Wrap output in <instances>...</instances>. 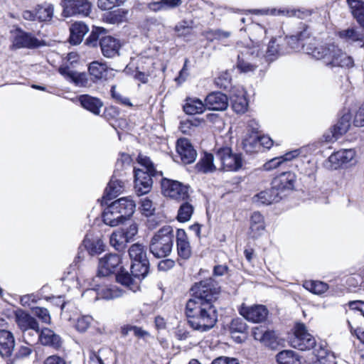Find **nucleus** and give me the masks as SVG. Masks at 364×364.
Here are the masks:
<instances>
[{"label": "nucleus", "mask_w": 364, "mask_h": 364, "mask_svg": "<svg viewBox=\"0 0 364 364\" xmlns=\"http://www.w3.org/2000/svg\"><path fill=\"white\" fill-rule=\"evenodd\" d=\"M111 94L112 97L115 99L119 103L129 107L132 106L129 99L122 96L118 91H117L115 86L112 87Z\"/></svg>", "instance_id": "nucleus-59"}, {"label": "nucleus", "mask_w": 364, "mask_h": 364, "mask_svg": "<svg viewBox=\"0 0 364 364\" xmlns=\"http://www.w3.org/2000/svg\"><path fill=\"white\" fill-rule=\"evenodd\" d=\"M349 309L346 311L348 320H352L353 317L360 316L364 318V301L356 300L348 302Z\"/></svg>", "instance_id": "nucleus-42"}, {"label": "nucleus", "mask_w": 364, "mask_h": 364, "mask_svg": "<svg viewBox=\"0 0 364 364\" xmlns=\"http://www.w3.org/2000/svg\"><path fill=\"white\" fill-rule=\"evenodd\" d=\"M353 123L356 127H364V103L356 112L354 117Z\"/></svg>", "instance_id": "nucleus-61"}, {"label": "nucleus", "mask_w": 364, "mask_h": 364, "mask_svg": "<svg viewBox=\"0 0 364 364\" xmlns=\"http://www.w3.org/2000/svg\"><path fill=\"white\" fill-rule=\"evenodd\" d=\"M40 41L31 33L17 29L13 40L12 47L14 48H34L40 46Z\"/></svg>", "instance_id": "nucleus-16"}, {"label": "nucleus", "mask_w": 364, "mask_h": 364, "mask_svg": "<svg viewBox=\"0 0 364 364\" xmlns=\"http://www.w3.org/2000/svg\"><path fill=\"white\" fill-rule=\"evenodd\" d=\"M85 293L96 294L95 299H113L121 296L122 293L119 289L112 285H97L95 287L87 289Z\"/></svg>", "instance_id": "nucleus-20"}, {"label": "nucleus", "mask_w": 364, "mask_h": 364, "mask_svg": "<svg viewBox=\"0 0 364 364\" xmlns=\"http://www.w3.org/2000/svg\"><path fill=\"white\" fill-rule=\"evenodd\" d=\"M236 49L238 53L237 68L244 73L254 72L258 66V61H260V49L243 42H238Z\"/></svg>", "instance_id": "nucleus-5"}, {"label": "nucleus", "mask_w": 364, "mask_h": 364, "mask_svg": "<svg viewBox=\"0 0 364 364\" xmlns=\"http://www.w3.org/2000/svg\"><path fill=\"white\" fill-rule=\"evenodd\" d=\"M228 105V97L220 92H212L205 98V106L208 109L222 111Z\"/></svg>", "instance_id": "nucleus-23"}, {"label": "nucleus", "mask_w": 364, "mask_h": 364, "mask_svg": "<svg viewBox=\"0 0 364 364\" xmlns=\"http://www.w3.org/2000/svg\"><path fill=\"white\" fill-rule=\"evenodd\" d=\"M83 245L90 255H95L102 253L105 251V243L99 237L90 238L87 235L83 240Z\"/></svg>", "instance_id": "nucleus-34"}, {"label": "nucleus", "mask_w": 364, "mask_h": 364, "mask_svg": "<svg viewBox=\"0 0 364 364\" xmlns=\"http://www.w3.org/2000/svg\"><path fill=\"white\" fill-rule=\"evenodd\" d=\"M309 38V32L308 31V28L306 27L301 31L299 33L295 36H291L288 39V43L293 49H298L300 46H301L302 50L304 53H307L305 50V48H311V49H314L316 47H312V44L311 43L306 44L304 43V41Z\"/></svg>", "instance_id": "nucleus-29"}, {"label": "nucleus", "mask_w": 364, "mask_h": 364, "mask_svg": "<svg viewBox=\"0 0 364 364\" xmlns=\"http://www.w3.org/2000/svg\"><path fill=\"white\" fill-rule=\"evenodd\" d=\"M193 210L194 208L189 202L186 201L183 203L178 210V220L181 223L190 220L193 213Z\"/></svg>", "instance_id": "nucleus-49"}, {"label": "nucleus", "mask_w": 364, "mask_h": 364, "mask_svg": "<svg viewBox=\"0 0 364 364\" xmlns=\"http://www.w3.org/2000/svg\"><path fill=\"white\" fill-rule=\"evenodd\" d=\"M206 106L200 100L188 98L183 105V110L188 114H201L205 110Z\"/></svg>", "instance_id": "nucleus-36"}, {"label": "nucleus", "mask_w": 364, "mask_h": 364, "mask_svg": "<svg viewBox=\"0 0 364 364\" xmlns=\"http://www.w3.org/2000/svg\"><path fill=\"white\" fill-rule=\"evenodd\" d=\"M351 115L350 113L344 114L334 125L332 129V137L338 139L340 136L346 134L350 127Z\"/></svg>", "instance_id": "nucleus-35"}, {"label": "nucleus", "mask_w": 364, "mask_h": 364, "mask_svg": "<svg viewBox=\"0 0 364 364\" xmlns=\"http://www.w3.org/2000/svg\"><path fill=\"white\" fill-rule=\"evenodd\" d=\"M173 228L166 225L159 230L151 237L149 251L155 257H166L171 252L173 245Z\"/></svg>", "instance_id": "nucleus-4"}, {"label": "nucleus", "mask_w": 364, "mask_h": 364, "mask_svg": "<svg viewBox=\"0 0 364 364\" xmlns=\"http://www.w3.org/2000/svg\"><path fill=\"white\" fill-rule=\"evenodd\" d=\"M110 245L117 250H122L125 247L126 243L129 242L126 239L124 230H117L110 236Z\"/></svg>", "instance_id": "nucleus-45"}, {"label": "nucleus", "mask_w": 364, "mask_h": 364, "mask_svg": "<svg viewBox=\"0 0 364 364\" xmlns=\"http://www.w3.org/2000/svg\"><path fill=\"white\" fill-rule=\"evenodd\" d=\"M53 6L50 4L38 5L36 9V19L40 21H50L53 15Z\"/></svg>", "instance_id": "nucleus-46"}, {"label": "nucleus", "mask_w": 364, "mask_h": 364, "mask_svg": "<svg viewBox=\"0 0 364 364\" xmlns=\"http://www.w3.org/2000/svg\"><path fill=\"white\" fill-rule=\"evenodd\" d=\"M33 311L35 315L41 319L43 322L46 323L50 322V317L48 311L46 309L37 307L33 310Z\"/></svg>", "instance_id": "nucleus-60"}, {"label": "nucleus", "mask_w": 364, "mask_h": 364, "mask_svg": "<svg viewBox=\"0 0 364 364\" xmlns=\"http://www.w3.org/2000/svg\"><path fill=\"white\" fill-rule=\"evenodd\" d=\"M60 6L64 17L87 16L92 11V3L88 0H61Z\"/></svg>", "instance_id": "nucleus-9"}, {"label": "nucleus", "mask_w": 364, "mask_h": 364, "mask_svg": "<svg viewBox=\"0 0 364 364\" xmlns=\"http://www.w3.org/2000/svg\"><path fill=\"white\" fill-rule=\"evenodd\" d=\"M15 321L18 328L23 333L26 340L28 336H31L29 331H33L35 334H38L39 325L36 319L23 310H18L15 313Z\"/></svg>", "instance_id": "nucleus-12"}, {"label": "nucleus", "mask_w": 364, "mask_h": 364, "mask_svg": "<svg viewBox=\"0 0 364 364\" xmlns=\"http://www.w3.org/2000/svg\"><path fill=\"white\" fill-rule=\"evenodd\" d=\"M355 157L353 149H343L332 154L325 164V166L331 170H336L343 165L349 163Z\"/></svg>", "instance_id": "nucleus-13"}, {"label": "nucleus", "mask_w": 364, "mask_h": 364, "mask_svg": "<svg viewBox=\"0 0 364 364\" xmlns=\"http://www.w3.org/2000/svg\"><path fill=\"white\" fill-rule=\"evenodd\" d=\"M27 345L21 346L19 347L18 352L16 353V356L18 358H25L28 356L31 352L32 348L30 345H28L29 341H26Z\"/></svg>", "instance_id": "nucleus-63"}, {"label": "nucleus", "mask_w": 364, "mask_h": 364, "mask_svg": "<svg viewBox=\"0 0 364 364\" xmlns=\"http://www.w3.org/2000/svg\"><path fill=\"white\" fill-rule=\"evenodd\" d=\"M238 311L242 317L252 323H260L265 321L269 313L266 306L261 304L247 306L242 304Z\"/></svg>", "instance_id": "nucleus-11"}, {"label": "nucleus", "mask_w": 364, "mask_h": 364, "mask_svg": "<svg viewBox=\"0 0 364 364\" xmlns=\"http://www.w3.org/2000/svg\"><path fill=\"white\" fill-rule=\"evenodd\" d=\"M212 364H239L235 358H230L228 357H219L215 359Z\"/></svg>", "instance_id": "nucleus-64"}, {"label": "nucleus", "mask_w": 364, "mask_h": 364, "mask_svg": "<svg viewBox=\"0 0 364 364\" xmlns=\"http://www.w3.org/2000/svg\"><path fill=\"white\" fill-rule=\"evenodd\" d=\"M264 223L263 216L258 212L252 213L250 218V235L252 238H257L264 231Z\"/></svg>", "instance_id": "nucleus-30"}, {"label": "nucleus", "mask_w": 364, "mask_h": 364, "mask_svg": "<svg viewBox=\"0 0 364 364\" xmlns=\"http://www.w3.org/2000/svg\"><path fill=\"white\" fill-rule=\"evenodd\" d=\"M15 347L13 333L6 330H0V355L8 358L11 355Z\"/></svg>", "instance_id": "nucleus-24"}, {"label": "nucleus", "mask_w": 364, "mask_h": 364, "mask_svg": "<svg viewBox=\"0 0 364 364\" xmlns=\"http://www.w3.org/2000/svg\"><path fill=\"white\" fill-rule=\"evenodd\" d=\"M175 31L179 36H187L191 34L192 28L187 22L183 21L176 26Z\"/></svg>", "instance_id": "nucleus-58"}, {"label": "nucleus", "mask_w": 364, "mask_h": 364, "mask_svg": "<svg viewBox=\"0 0 364 364\" xmlns=\"http://www.w3.org/2000/svg\"><path fill=\"white\" fill-rule=\"evenodd\" d=\"M214 156L211 154L205 153L203 157L199 161L197 166L198 170L203 173L212 172L216 167L213 164Z\"/></svg>", "instance_id": "nucleus-48"}, {"label": "nucleus", "mask_w": 364, "mask_h": 364, "mask_svg": "<svg viewBox=\"0 0 364 364\" xmlns=\"http://www.w3.org/2000/svg\"><path fill=\"white\" fill-rule=\"evenodd\" d=\"M120 263V257L117 254H108L101 258L97 277H105L113 272Z\"/></svg>", "instance_id": "nucleus-15"}, {"label": "nucleus", "mask_w": 364, "mask_h": 364, "mask_svg": "<svg viewBox=\"0 0 364 364\" xmlns=\"http://www.w3.org/2000/svg\"><path fill=\"white\" fill-rule=\"evenodd\" d=\"M247 330V324L240 318L232 320L229 326V331L231 334L235 333H245Z\"/></svg>", "instance_id": "nucleus-52"}, {"label": "nucleus", "mask_w": 364, "mask_h": 364, "mask_svg": "<svg viewBox=\"0 0 364 364\" xmlns=\"http://www.w3.org/2000/svg\"><path fill=\"white\" fill-rule=\"evenodd\" d=\"M161 186L162 193L166 197L177 200H185L189 198V186L178 181L163 178Z\"/></svg>", "instance_id": "nucleus-7"}, {"label": "nucleus", "mask_w": 364, "mask_h": 364, "mask_svg": "<svg viewBox=\"0 0 364 364\" xmlns=\"http://www.w3.org/2000/svg\"><path fill=\"white\" fill-rule=\"evenodd\" d=\"M127 0H98L97 6L102 10H109L114 6H119Z\"/></svg>", "instance_id": "nucleus-55"}, {"label": "nucleus", "mask_w": 364, "mask_h": 364, "mask_svg": "<svg viewBox=\"0 0 364 364\" xmlns=\"http://www.w3.org/2000/svg\"><path fill=\"white\" fill-rule=\"evenodd\" d=\"M92 321L90 316H81L76 321L75 328L80 332H85L90 328Z\"/></svg>", "instance_id": "nucleus-54"}, {"label": "nucleus", "mask_w": 364, "mask_h": 364, "mask_svg": "<svg viewBox=\"0 0 364 364\" xmlns=\"http://www.w3.org/2000/svg\"><path fill=\"white\" fill-rule=\"evenodd\" d=\"M176 246L178 254L184 259H188L191 255V247L186 232L178 229L176 233Z\"/></svg>", "instance_id": "nucleus-25"}, {"label": "nucleus", "mask_w": 364, "mask_h": 364, "mask_svg": "<svg viewBox=\"0 0 364 364\" xmlns=\"http://www.w3.org/2000/svg\"><path fill=\"white\" fill-rule=\"evenodd\" d=\"M137 161L146 171L134 168V188L138 195H144L148 193L151 189L152 177H160L162 176V172L155 168L153 162L146 156L139 154Z\"/></svg>", "instance_id": "nucleus-3"}, {"label": "nucleus", "mask_w": 364, "mask_h": 364, "mask_svg": "<svg viewBox=\"0 0 364 364\" xmlns=\"http://www.w3.org/2000/svg\"><path fill=\"white\" fill-rule=\"evenodd\" d=\"M304 50L315 59L323 60L331 67L350 68L353 65V58L333 44L319 46L314 49L307 47Z\"/></svg>", "instance_id": "nucleus-2"}, {"label": "nucleus", "mask_w": 364, "mask_h": 364, "mask_svg": "<svg viewBox=\"0 0 364 364\" xmlns=\"http://www.w3.org/2000/svg\"><path fill=\"white\" fill-rule=\"evenodd\" d=\"M146 276V275H138V274H135V272H132V269L131 268V274L122 271L116 276V279L122 285L136 292L140 288L139 284L141 280Z\"/></svg>", "instance_id": "nucleus-17"}, {"label": "nucleus", "mask_w": 364, "mask_h": 364, "mask_svg": "<svg viewBox=\"0 0 364 364\" xmlns=\"http://www.w3.org/2000/svg\"><path fill=\"white\" fill-rule=\"evenodd\" d=\"M176 151L183 164H189L195 161L197 153L188 139L181 138L176 143Z\"/></svg>", "instance_id": "nucleus-14"}, {"label": "nucleus", "mask_w": 364, "mask_h": 364, "mask_svg": "<svg viewBox=\"0 0 364 364\" xmlns=\"http://www.w3.org/2000/svg\"><path fill=\"white\" fill-rule=\"evenodd\" d=\"M282 196L272 186L271 189L261 191L255 197V202L262 205H269L280 200Z\"/></svg>", "instance_id": "nucleus-31"}, {"label": "nucleus", "mask_w": 364, "mask_h": 364, "mask_svg": "<svg viewBox=\"0 0 364 364\" xmlns=\"http://www.w3.org/2000/svg\"><path fill=\"white\" fill-rule=\"evenodd\" d=\"M291 346L300 350H309L316 346L314 337L310 334L304 323L295 325L294 337L291 339Z\"/></svg>", "instance_id": "nucleus-8"}, {"label": "nucleus", "mask_w": 364, "mask_h": 364, "mask_svg": "<svg viewBox=\"0 0 364 364\" xmlns=\"http://www.w3.org/2000/svg\"><path fill=\"white\" fill-rule=\"evenodd\" d=\"M232 109L238 114L245 113L248 107L247 100L243 92L235 94L231 96Z\"/></svg>", "instance_id": "nucleus-39"}, {"label": "nucleus", "mask_w": 364, "mask_h": 364, "mask_svg": "<svg viewBox=\"0 0 364 364\" xmlns=\"http://www.w3.org/2000/svg\"><path fill=\"white\" fill-rule=\"evenodd\" d=\"M79 101L84 109L95 115L100 114V109L103 107V103L99 98L89 95H82L79 97Z\"/></svg>", "instance_id": "nucleus-27"}, {"label": "nucleus", "mask_w": 364, "mask_h": 364, "mask_svg": "<svg viewBox=\"0 0 364 364\" xmlns=\"http://www.w3.org/2000/svg\"><path fill=\"white\" fill-rule=\"evenodd\" d=\"M88 71L91 76L96 80H101L106 76L107 72V66L105 63L98 61H93L90 63Z\"/></svg>", "instance_id": "nucleus-43"}, {"label": "nucleus", "mask_w": 364, "mask_h": 364, "mask_svg": "<svg viewBox=\"0 0 364 364\" xmlns=\"http://www.w3.org/2000/svg\"><path fill=\"white\" fill-rule=\"evenodd\" d=\"M88 30L85 23L81 21L74 23L70 28V43L75 45L79 44Z\"/></svg>", "instance_id": "nucleus-32"}, {"label": "nucleus", "mask_w": 364, "mask_h": 364, "mask_svg": "<svg viewBox=\"0 0 364 364\" xmlns=\"http://www.w3.org/2000/svg\"><path fill=\"white\" fill-rule=\"evenodd\" d=\"M279 53L278 45L276 44L275 41L272 40L269 42L267 50L266 52L265 58L268 60H274Z\"/></svg>", "instance_id": "nucleus-56"}, {"label": "nucleus", "mask_w": 364, "mask_h": 364, "mask_svg": "<svg viewBox=\"0 0 364 364\" xmlns=\"http://www.w3.org/2000/svg\"><path fill=\"white\" fill-rule=\"evenodd\" d=\"M123 183L117 179H111L108 183L103 198L105 200H111L117 196L123 191Z\"/></svg>", "instance_id": "nucleus-38"}, {"label": "nucleus", "mask_w": 364, "mask_h": 364, "mask_svg": "<svg viewBox=\"0 0 364 364\" xmlns=\"http://www.w3.org/2000/svg\"><path fill=\"white\" fill-rule=\"evenodd\" d=\"M58 72L67 80L74 83L78 87H85L88 84V79L85 73H78L71 69L68 65H61Z\"/></svg>", "instance_id": "nucleus-19"}, {"label": "nucleus", "mask_w": 364, "mask_h": 364, "mask_svg": "<svg viewBox=\"0 0 364 364\" xmlns=\"http://www.w3.org/2000/svg\"><path fill=\"white\" fill-rule=\"evenodd\" d=\"M137 232L138 227L136 223L131 224L125 230H124V236L126 239H127L128 242L132 240Z\"/></svg>", "instance_id": "nucleus-62"}, {"label": "nucleus", "mask_w": 364, "mask_h": 364, "mask_svg": "<svg viewBox=\"0 0 364 364\" xmlns=\"http://www.w3.org/2000/svg\"><path fill=\"white\" fill-rule=\"evenodd\" d=\"M265 34L266 30L263 26L257 23L252 24L250 27V41L252 44L251 46H257L259 49V41L265 36Z\"/></svg>", "instance_id": "nucleus-41"}, {"label": "nucleus", "mask_w": 364, "mask_h": 364, "mask_svg": "<svg viewBox=\"0 0 364 364\" xmlns=\"http://www.w3.org/2000/svg\"><path fill=\"white\" fill-rule=\"evenodd\" d=\"M191 291L193 298L187 301L186 306L188 322L195 330L207 331L215 326L218 319L213 302L220 294V287L209 278L196 283Z\"/></svg>", "instance_id": "nucleus-1"}, {"label": "nucleus", "mask_w": 364, "mask_h": 364, "mask_svg": "<svg viewBox=\"0 0 364 364\" xmlns=\"http://www.w3.org/2000/svg\"><path fill=\"white\" fill-rule=\"evenodd\" d=\"M129 255L133 261L131 267L132 272L138 275H146L149 272V262L146 255V248L139 243L131 245Z\"/></svg>", "instance_id": "nucleus-6"}, {"label": "nucleus", "mask_w": 364, "mask_h": 364, "mask_svg": "<svg viewBox=\"0 0 364 364\" xmlns=\"http://www.w3.org/2000/svg\"><path fill=\"white\" fill-rule=\"evenodd\" d=\"M230 33L228 31H224L221 30L211 31L208 33L207 38L210 41L218 40L223 41L225 38L230 37Z\"/></svg>", "instance_id": "nucleus-57"}, {"label": "nucleus", "mask_w": 364, "mask_h": 364, "mask_svg": "<svg viewBox=\"0 0 364 364\" xmlns=\"http://www.w3.org/2000/svg\"><path fill=\"white\" fill-rule=\"evenodd\" d=\"M243 149L246 152L252 153L259 148V137L255 134L250 135L242 141Z\"/></svg>", "instance_id": "nucleus-51"}, {"label": "nucleus", "mask_w": 364, "mask_h": 364, "mask_svg": "<svg viewBox=\"0 0 364 364\" xmlns=\"http://www.w3.org/2000/svg\"><path fill=\"white\" fill-rule=\"evenodd\" d=\"M216 159L220 162V168L225 171H237L242 165V159L240 154H233L231 148L221 147L216 152Z\"/></svg>", "instance_id": "nucleus-10"}, {"label": "nucleus", "mask_w": 364, "mask_h": 364, "mask_svg": "<svg viewBox=\"0 0 364 364\" xmlns=\"http://www.w3.org/2000/svg\"><path fill=\"white\" fill-rule=\"evenodd\" d=\"M100 46L105 58H111L119 55L121 43L118 39L110 36H104L100 41Z\"/></svg>", "instance_id": "nucleus-18"}, {"label": "nucleus", "mask_w": 364, "mask_h": 364, "mask_svg": "<svg viewBox=\"0 0 364 364\" xmlns=\"http://www.w3.org/2000/svg\"><path fill=\"white\" fill-rule=\"evenodd\" d=\"M128 11L124 9H117L103 15V21L111 24H118L125 21Z\"/></svg>", "instance_id": "nucleus-40"}, {"label": "nucleus", "mask_w": 364, "mask_h": 364, "mask_svg": "<svg viewBox=\"0 0 364 364\" xmlns=\"http://www.w3.org/2000/svg\"><path fill=\"white\" fill-rule=\"evenodd\" d=\"M338 36L347 43L359 41L364 43V33L355 28H348L339 31Z\"/></svg>", "instance_id": "nucleus-33"}, {"label": "nucleus", "mask_w": 364, "mask_h": 364, "mask_svg": "<svg viewBox=\"0 0 364 364\" xmlns=\"http://www.w3.org/2000/svg\"><path fill=\"white\" fill-rule=\"evenodd\" d=\"M303 287L315 294H321L328 289V284L319 281H305Z\"/></svg>", "instance_id": "nucleus-50"}, {"label": "nucleus", "mask_w": 364, "mask_h": 364, "mask_svg": "<svg viewBox=\"0 0 364 364\" xmlns=\"http://www.w3.org/2000/svg\"><path fill=\"white\" fill-rule=\"evenodd\" d=\"M181 0H154L148 4V8L153 11H159L166 7H175L179 5Z\"/></svg>", "instance_id": "nucleus-47"}, {"label": "nucleus", "mask_w": 364, "mask_h": 364, "mask_svg": "<svg viewBox=\"0 0 364 364\" xmlns=\"http://www.w3.org/2000/svg\"><path fill=\"white\" fill-rule=\"evenodd\" d=\"M348 4L353 16L364 28V2L360 0H348Z\"/></svg>", "instance_id": "nucleus-37"}, {"label": "nucleus", "mask_w": 364, "mask_h": 364, "mask_svg": "<svg viewBox=\"0 0 364 364\" xmlns=\"http://www.w3.org/2000/svg\"><path fill=\"white\" fill-rule=\"evenodd\" d=\"M141 211L145 216L153 215L156 208L152 200L148 198H144L141 200Z\"/></svg>", "instance_id": "nucleus-53"}, {"label": "nucleus", "mask_w": 364, "mask_h": 364, "mask_svg": "<svg viewBox=\"0 0 364 364\" xmlns=\"http://www.w3.org/2000/svg\"><path fill=\"white\" fill-rule=\"evenodd\" d=\"M114 205L110 203L105 209L102 214L103 222L111 227L118 226L125 221L122 218V215L119 214L117 210H114Z\"/></svg>", "instance_id": "nucleus-28"}, {"label": "nucleus", "mask_w": 364, "mask_h": 364, "mask_svg": "<svg viewBox=\"0 0 364 364\" xmlns=\"http://www.w3.org/2000/svg\"><path fill=\"white\" fill-rule=\"evenodd\" d=\"M278 364H301L299 356L292 350H286L277 355Z\"/></svg>", "instance_id": "nucleus-44"}, {"label": "nucleus", "mask_w": 364, "mask_h": 364, "mask_svg": "<svg viewBox=\"0 0 364 364\" xmlns=\"http://www.w3.org/2000/svg\"><path fill=\"white\" fill-rule=\"evenodd\" d=\"M114 210L122 215L124 220H128L134 213L136 203L131 197H122L112 203Z\"/></svg>", "instance_id": "nucleus-22"}, {"label": "nucleus", "mask_w": 364, "mask_h": 364, "mask_svg": "<svg viewBox=\"0 0 364 364\" xmlns=\"http://www.w3.org/2000/svg\"><path fill=\"white\" fill-rule=\"evenodd\" d=\"M43 346H49L54 348H58L61 345V338L53 330L45 328L38 334H36Z\"/></svg>", "instance_id": "nucleus-26"}, {"label": "nucleus", "mask_w": 364, "mask_h": 364, "mask_svg": "<svg viewBox=\"0 0 364 364\" xmlns=\"http://www.w3.org/2000/svg\"><path fill=\"white\" fill-rule=\"evenodd\" d=\"M296 181V175L292 172H284L275 177L272 182V186L277 192L292 190Z\"/></svg>", "instance_id": "nucleus-21"}]
</instances>
